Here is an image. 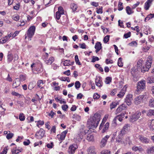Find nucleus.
<instances>
[{"label": "nucleus", "mask_w": 154, "mask_h": 154, "mask_svg": "<svg viewBox=\"0 0 154 154\" xmlns=\"http://www.w3.org/2000/svg\"><path fill=\"white\" fill-rule=\"evenodd\" d=\"M100 115L98 113H95L90 119V121L87 122V127L89 129L94 130L98 126L100 120Z\"/></svg>", "instance_id": "obj_1"}, {"label": "nucleus", "mask_w": 154, "mask_h": 154, "mask_svg": "<svg viewBox=\"0 0 154 154\" xmlns=\"http://www.w3.org/2000/svg\"><path fill=\"white\" fill-rule=\"evenodd\" d=\"M152 58L151 56H149L147 58L146 62V64L144 66H143L142 68H141L140 67H137L136 68L134 67V69L133 68V69H134L135 72H137V71H140L141 69V72H144L146 71H148L149 69L151 66V64L152 63Z\"/></svg>", "instance_id": "obj_2"}, {"label": "nucleus", "mask_w": 154, "mask_h": 154, "mask_svg": "<svg viewBox=\"0 0 154 154\" xmlns=\"http://www.w3.org/2000/svg\"><path fill=\"white\" fill-rule=\"evenodd\" d=\"M19 58L17 54H15L13 56L11 52L9 51L7 55V62L8 63H9L12 61L14 59V62L17 60Z\"/></svg>", "instance_id": "obj_3"}, {"label": "nucleus", "mask_w": 154, "mask_h": 154, "mask_svg": "<svg viewBox=\"0 0 154 154\" xmlns=\"http://www.w3.org/2000/svg\"><path fill=\"white\" fill-rule=\"evenodd\" d=\"M146 81L144 80H141L138 82L137 84V92L143 91L146 87Z\"/></svg>", "instance_id": "obj_4"}, {"label": "nucleus", "mask_w": 154, "mask_h": 154, "mask_svg": "<svg viewBox=\"0 0 154 154\" xmlns=\"http://www.w3.org/2000/svg\"><path fill=\"white\" fill-rule=\"evenodd\" d=\"M35 28L34 26H30L28 29L27 36L29 38H31L34 34Z\"/></svg>", "instance_id": "obj_5"}, {"label": "nucleus", "mask_w": 154, "mask_h": 154, "mask_svg": "<svg viewBox=\"0 0 154 154\" xmlns=\"http://www.w3.org/2000/svg\"><path fill=\"white\" fill-rule=\"evenodd\" d=\"M146 98V96L145 94L139 95L136 97L135 99L134 103L136 105L140 104L142 101V100Z\"/></svg>", "instance_id": "obj_6"}, {"label": "nucleus", "mask_w": 154, "mask_h": 154, "mask_svg": "<svg viewBox=\"0 0 154 154\" xmlns=\"http://www.w3.org/2000/svg\"><path fill=\"white\" fill-rule=\"evenodd\" d=\"M78 148V146L76 144H72L70 145L68 150L69 154H74Z\"/></svg>", "instance_id": "obj_7"}, {"label": "nucleus", "mask_w": 154, "mask_h": 154, "mask_svg": "<svg viewBox=\"0 0 154 154\" xmlns=\"http://www.w3.org/2000/svg\"><path fill=\"white\" fill-rule=\"evenodd\" d=\"M45 131L43 129L41 128L40 130L37 132L35 135V137H38L37 138L42 139L44 136Z\"/></svg>", "instance_id": "obj_8"}, {"label": "nucleus", "mask_w": 154, "mask_h": 154, "mask_svg": "<svg viewBox=\"0 0 154 154\" xmlns=\"http://www.w3.org/2000/svg\"><path fill=\"white\" fill-rule=\"evenodd\" d=\"M132 95L128 94L125 99V102L128 106L130 105L131 103V101L132 100Z\"/></svg>", "instance_id": "obj_9"}, {"label": "nucleus", "mask_w": 154, "mask_h": 154, "mask_svg": "<svg viewBox=\"0 0 154 154\" xmlns=\"http://www.w3.org/2000/svg\"><path fill=\"white\" fill-rule=\"evenodd\" d=\"M67 132L68 131L67 130H65L62 132L60 134H58L57 136L59 138V140H63L65 139Z\"/></svg>", "instance_id": "obj_10"}, {"label": "nucleus", "mask_w": 154, "mask_h": 154, "mask_svg": "<svg viewBox=\"0 0 154 154\" xmlns=\"http://www.w3.org/2000/svg\"><path fill=\"white\" fill-rule=\"evenodd\" d=\"M124 134L120 132L118 136L116 138V142L121 143H124V142L122 140Z\"/></svg>", "instance_id": "obj_11"}, {"label": "nucleus", "mask_w": 154, "mask_h": 154, "mask_svg": "<svg viewBox=\"0 0 154 154\" xmlns=\"http://www.w3.org/2000/svg\"><path fill=\"white\" fill-rule=\"evenodd\" d=\"M21 84L20 79L18 78L16 79L14 81L13 87L14 88H16L19 86Z\"/></svg>", "instance_id": "obj_12"}, {"label": "nucleus", "mask_w": 154, "mask_h": 154, "mask_svg": "<svg viewBox=\"0 0 154 154\" xmlns=\"http://www.w3.org/2000/svg\"><path fill=\"white\" fill-rule=\"evenodd\" d=\"M130 126L129 124L125 125L124 126L123 128L120 131V132L123 133V134H125L127 131L129 130Z\"/></svg>", "instance_id": "obj_13"}, {"label": "nucleus", "mask_w": 154, "mask_h": 154, "mask_svg": "<svg viewBox=\"0 0 154 154\" xmlns=\"http://www.w3.org/2000/svg\"><path fill=\"white\" fill-rule=\"evenodd\" d=\"M141 112L139 111H137L132 116V119L134 120V121H136L141 116Z\"/></svg>", "instance_id": "obj_14"}, {"label": "nucleus", "mask_w": 154, "mask_h": 154, "mask_svg": "<svg viewBox=\"0 0 154 154\" xmlns=\"http://www.w3.org/2000/svg\"><path fill=\"white\" fill-rule=\"evenodd\" d=\"M89 130L85 131L83 129H80L78 133V135L80 137H83L84 135H86L88 132Z\"/></svg>", "instance_id": "obj_15"}, {"label": "nucleus", "mask_w": 154, "mask_h": 154, "mask_svg": "<svg viewBox=\"0 0 154 154\" xmlns=\"http://www.w3.org/2000/svg\"><path fill=\"white\" fill-rule=\"evenodd\" d=\"M153 0H148L145 3L144 9L146 10L149 9Z\"/></svg>", "instance_id": "obj_16"}, {"label": "nucleus", "mask_w": 154, "mask_h": 154, "mask_svg": "<svg viewBox=\"0 0 154 154\" xmlns=\"http://www.w3.org/2000/svg\"><path fill=\"white\" fill-rule=\"evenodd\" d=\"M134 69H132L131 74L133 76V80L135 82H137L139 79V77L136 74V73L135 74Z\"/></svg>", "instance_id": "obj_17"}, {"label": "nucleus", "mask_w": 154, "mask_h": 154, "mask_svg": "<svg viewBox=\"0 0 154 154\" xmlns=\"http://www.w3.org/2000/svg\"><path fill=\"white\" fill-rule=\"evenodd\" d=\"M126 88L125 86L121 90L119 94H118L117 96L119 97H122L125 94Z\"/></svg>", "instance_id": "obj_18"}, {"label": "nucleus", "mask_w": 154, "mask_h": 154, "mask_svg": "<svg viewBox=\"0 0 154 154\" xmlns=\"http://www.w3.org/2000/svg\"><path fill=\"white\" fill-rule=\"evenodd\" d=\"M63 65L64 66H72L73 64L74 63V61H72L70 62V60H67L63 61Z\"/></svg>", "instance_id": "obj_19"}, {"label": "nucleus", "mask_w": 154, "mask_h": 154, "mask_svg": "<svg viewBox=\"0 0 154 154\" xmlns=\"http://www.w3.org/2000/svg\"><path fill=\"white\" fill-rule=\"evenodd\" d=\"M109 135H106L105 137L102 140L101 143L102 144V146H104L107 142V139L109 138Z\"/></svg>", "instance_id": "obj_20"}, {"label": "nucleus", "mask_w": 154, "mask_h": 154, "mask_svg": "<svg viewBox=\"0 0 154 154\" xmlns=\"http://www.w3.org/2000/svg\"><path fill=\"white\" fill-rule=\"evenodd\" d=\"M139 139L142 142L146 143H148L149 141V139L147 138L146 137H142L141 136L140 137Z\"/></svg>", "instance_id": "obj_21"}, {"label": "nucleus", "mask_w": 154, "mask_h": 154, "mask_svg": "<svg viewBox=\"0 0 154 154\" xmlns=\"http://www.w3.org/2000/svg\"><path fill=\"white\" fill-rule=\"evenodd\" d=\"M146 152L148 154L154 153V146H152L147 148Z\"/></svg>", "instance_id": "obj_22"}, {"label": "nucleus", "mask_w": 154, "mask_h": 154, "mask_svg": "<svg viewBox=\"0 0 154 154\" xmlns=\"http://www.w3.org/2000/svg\"><path fill=\"white\" fill-rule=\"evenodd\" d=\"M126 11L127 14L128 15L134 13V11L132 10V9L129 6H127L126 7Z\"/></svg>", "instance_id": "obj_23"}, {"label": "nucleus", "mask_w": 154, "mask_h": 154, "mask_svg": "<svg viewBox=\"0 0 154 154\" xmlns=\"http://www.w3.org/2000/svg\"><path fill=\"white\" fill-rule=\"evenodd\" d=\"M54 58L53 57H50L49 60L45 61L46 63L48 65H51L54 61Z\"/></svg>", "instance_id": "obj_24"}, {"label": "nucleus", "mask_w": 154, "mask_h": 154, "mask_svg": "<svg viewBox=\"0 0 154 154\" xmlns=\"http://www.w3.org/2000/svg\"><path fill=\"white\" fill-rule=\"evenodd\" d=\"M94 149H95L94 147L92 146L90 147L89 149H88V154H96Z\"/></svg>", "instance_id": "obj_25"}, {"label": "nucleus", "mask_w": 154, "mask_h": 154, "mask_svg": "<svg viewBox=\"0 0 154 154\" xmlns=\"http://www.w3.org/2000/svg\"><path fill=\"white\" fill-rule=\"evenodd\" d=\"M146 82L147 83L150 84L154 83V77L153 76L148 77L146 79Z\"/></svg>", "instance_id": "obj_26"}, {"label": "nucleus", "mask_w": 154, "mask_h": 154, "mask_svg": "<svg viewBox=\"0 0 154 154\" xmlns=\"http://www.w3.org/2000/svg\"><path fill=\"white\" fill-rule=\"evenodd\" d=\"M86 139L88 141H92L94 140V136L92 134H88L86 137Z\"/></svg>", "instance_id": "obj_27"}, {"label": "nucleus", "mask_w": 154, "mask_h": 154, "mask_svg": "<svg viewBox=\"0 0 154 154\" xmlns=\"http://www.w3.org/2000/svg\"><path fill=\"white\" fill-rule=\"evenodd\" d=\"M95 84L96 85L98 86L99 87H101L102 86L103 82L102 81L100 80V79L97 80V79H96Z\"/></svg>", "instance_id": "obj_28"}, {"label": "nucleus", "mask_w": 154, "mask_h": 154, "mask_svg": "<svg viewBox=\"0 0 154 154\" xmlns=\"http://www.w3.org/2000/svg\"><path fill=\"white\" fill-rule=\"evenodd\" d=\"M119 104V103L118 102H112L110 105V108L111 109L115 108L117 105Z\"/></svg>", "instance_id": "obj_29"}, {"label": "nucleus", "mask_w": 154, "mask_h": 154, "mask_svg": "<svg viewBox=\"0 0 154 154\" xmlns=\"http://www.w3.org/2000/svg\"><path fill=\"white\" fill-rule=\"evenodd\" d=\"M109 124L108 122H106L105 124L104 127H103L102 131V133L105 132L108 129L109 127Z\"/></svg>", "instance_id": "obj_30"}, {"label": "nucleus", "mask_w": 154, "mask_h": 154, "mask_svg": "<svg viewBox=\"0 0 154 154\" xmlns=\"http://www.w3.org/2000/svg\"><path fill=\"white\" fill-rule=\"evenodd\" d=\"M102 48L101 44L100 42H97L96 43L95 46V49L100 48V49H101Z\"/></svg>", "instance_id": "obj_31"}, {"label": "nucleus", "mask_w": 154, "mask_h": 154, "mask_svg": "<svg viewBox=\"0 0 154 154\" xmlns=\"http://www.w3.org/2000/svg\"><path fill=\"white\" fill-rule=\"evenodd\" d=\"M71 8L72 9L73 11H75L77 8V6L74 3H72L70 5Z\"/></svg>", "instance_id": "obj_32"}, {"label": "nucleus", "mask_w": 154, "mask_h": 154, "mask_svg": "<svg viewBox=\"0 0 154 154\" xmlns=\"http://www.w3.org/2000/svg\"><path fill=\"white\" fill-rule=\"evenodd\" d=\"M132 149L134 151H137V150L140 151L142 150V148L140 146L137 147L136 146H134L133 147Z\"/></svg>", "instance_id": "obj_33"}, {"label": "nucleus", "mask_w": 154, "mask_h": 154, "mask_svg": "<svg viewBox=\"0 0 154 154\" xmlns=\"http://www.w3.org/2000/svg\"><path fill=\"white\" fill-rule=\"evenodd\" d=\"M118 65L120 67H122L123 66V63L122 62V58L121 57L119 58L118 62Z\"/></svg>", "instance_id": "obj_34"}, {"label": "nucleus", "mask_w": 154, "mask_h": 154, "mask_svg": "<svg viewBox=\"0 0 154 154\" xmlns=\"http://www.w3.org/2000/svg\"><path fill=\"white\" fill-rule=\"evenodd\" d=\"M149 106L150 107H154V99L153 98L150 100L149 102Z\"/></svg>", "instance_id": "obj_35"}, {"label": "nucleus", "mask_w": 154, "mask_h": 154, "mask_svg": "<svg viewBox=\"0 0 154 154\" xmlns=\"http://www.w3.org/2000/svg\"><path fill=\"white\" fill-rule=\"evenodd\" d=\"M75 85L76 89H78L80 88L81 84L79 81H76L75 82Z\"/></svg>", "instance_id": "obj_36"}, {"label": "nucleus", "mask_w": 154, "mask_h": 154, "mask_svg": "<svg viewBox=\"0 0 154 154\" xmlns=\"http://www.w3.org/2000/svg\"><path fill=\"white\" fill-rule=\"evenodd\" d=\"M9 133L6 136V138L9 140L11 138L14 136V134L12 133H10V131H8Z\"/></svg>", "instance_id": "obj_37"}, {"label": "nucleus", "mask_w": 154, "mask_h": 154, "mask_svg": "<svg viewBox=\"0 0 154 154\" xmlns=\"http://www.w3.org/2000/svg\"><path fill=\"white\" fill-rule=\"evenodd\" d=\"M75 62L76 63V64H78L79 65H81V63L79 61V58H78V56L77 55H76L75 56Z\"/></svg>", "instance_id": "obj_38"}, {"label": "nucleus", "mask_w": 154, "mask_h": 154, "mask_svg": "<svg viewBox=\"0 0 154 154\" xmlns=\"http://www.w3.org/2000/svg\"><path fill=\"white\" fill-rule=\"evenodd\" d=\"M147 115L148 116H154V110H149L147 113Z\"/></svg>", "instance_id": "obj_39"}, {"label": "nucleus", "mask_w": 154, "mask_h": 154, "mask_svg": "<svg viewBox=\"0 0 154 154\" xmlns=\"http://www.w3.org/2000/svg\"><path fill=\"white\" fill-rule=\"evenodd\" d=\"M112 79L110 77H107L106 79L105 82L106 84H109L111 82Z\"/></svg>", "instance_id": "obj_40"}, {"label": "nucleus", "mask_w": 154, "mask_h": 154, "mask_svg": "<svg viewBox=\"0 0 154 154\" xmlns=\"http://www.w3.org/2000/svg\"><path fill=\"white\" fill-rule=\"evenodd\" d=\"M19 119L21 121H23L25 120V116L23 113H21L19 114Z\"/></svg>", "instance_id": "obj_41"}, {"label": "nucleus", "mask_w": 154, "mask_h": 154, "mask_svg": "<svg viewBox=\"0 0 154 154\" xmlns=\"http://www.w3.org/2000/svg\"><path fill=\"white\" fill-rule=\"evenodd\" d=\"M109 37L110 35H107L104 37L103 41L105 43H107L109 40Z\"/></svg>", "instance_id": "obj_42"}, {"label": "nucleus", "mask_w": 154, "mask_h": 154, "mask_svg": "<svg viewBox=\"0 0 154 154\" xmlns=\"http://www.w3.org/2000/svg\"><path fill=\"white\" fill-rule=\"evenodd\" d=\"M43 84V81L42 80H39L38 81L37 85L38 86L41 88H42V85Z\"/></svg>", "instance_id": "obj_43"}, {"label": "nucleus", "mask_w": 154, "mask_h": 154, "mask_svg": "<svg viewBox=\"0 0 154 154\" xmlns=\"http://www.w3.org/2000/svg\"><path fill=\"white\" fill-rule=\"evenodd\" d=\"M131 36V32H130L127 33H126L124 34V37L125 38H127L130 37Z\"/></svg>", "instance_id": "obj_44"}, {"label": "nucleus", "mask_w": 154, "mask_h": 154, "mask_svg": "<svg viewBox=\"0 0 154 154\" xmlns=\"http://www.w3.org/2000/svg\"><path fill=\"white\" fill-rule=\"evenodd\" d=\"M100 97V95L97 93H95L93 95V98L94 99H98Z\"/></svg>", "instance_id": "obj_45"}, {"label": "nucleus", "mask_w": 154, "mask_h": 154, "mask_svg": "<svg viewBox=\"0 0 154 154\" xmlns=\"http://www.w3.org/2000/svg\"><path fill=\"white\" fill-rule=\"evenodd\" d=\"M92 59L91 60V62L94 63L96 61H98L99 60V58L98 57H95L93 56L92 57Z\"/></svg>", "instance_id": "obj_46"}, {"label": "nucleus", "mask_w": 154, "mask_h": 154, "mask_svg": "<svg viewBox=\"0 0 154 154\" xmlns=\"http://www.w3.org/2000/svg\"><path fill=\"white\" fill-rule=\"evenodd\" d=\"M58 11L57 12H60L61 14H64V10L63 8L61 6H60L58 8Z\"/></svg>", "instance_id": "obj_47"}, {"label": "nucleus", "mask_w": 154, "mask_h": 154, "mask_svg": "<svg viewBox=\"0 0 154 154\" xmlns=\"http://www.w3.org/2000/svg\"><path fill=\"white\" fill-rule=\"evenodd\" d=\"M153 17H154V13L153 14H150L146 17V18H148L147 20H148Z\"/></svg>", "instance_id": "obj_48"}, {"label": "nucleus", "mask_w": 154, "mask_h": 154, "mask_svg": "<svg viewBox=\"0 0 154 154\" xmlns=\"http://www.w3.org/2000/svg\"><path fill=\"white\" fill-rule=\"evenodd\" d=\"M61 14L60 12H57L56 13V19L58 20L60 19V17L61 16Z\"/></svg>", "instance_id": "obj_49"}, {"label": "nucleus", "mask_w": 154, "mask_h": 154, "mask_svg": "<svg viewBox=\"0 0 154 154\" xmlns=\"http://www.w3.org/2000/svg\"><path fill=\"white\" fill-rule=\"evenodd\" d=\"M150 129L152 131H154V119H152L151 121L150 125Z\"/></svg>", "instance_id": "obj_50"}, {"label": "nucleus", "mask_w": 154, "mask_h": 154, "mask_svg": "<svg viewBox=\"0 0 154 154\" xmlns=\"http://www.w3.org/2000/svg\"><path fill=\"white\" fill-rule=\"evenodd\" d=\"M62 108L64 111H66V109L68 108V106L67 105L65 104L62 106Z\"/></svg>", "instance_id": "obj_51"}, {"label": "nucleus", "mask_w": 154, "mask_h": 154, "mask_svg": "<svg viewBox=\"0 0 154 154\" xmlns=\"http://www.w3.org/2000/svg\"><path fill=\"white\" fill-rule=\"evenodd\" d=\"M110 151L109 150H106L102 151L101 154H110Z\"/></svg>", "instance_id": "obj_52"}, {"label": "nucleus", "mask_w": 154, "mask_h": 154, "mask_svg": "<svg viewBox=\"0 0 154 154\" xmlns=\"http://www.w3.org/2000/svg\"><path fill=\"white\" fill-rule=\"evenodd\" d=\"M16 148L15 149H13L11 150V152L12 154H17L19 153V152H17Z\"/></svg>", "instance_id": "obj_53"}, {"label": "nucleus", "mask_w": 154, "mask_h": 154, "mask_svg": "<svg viewBox=\"0 0 154 154\" xmlns=\"http://www.w3.org/2000/svg\"><path fill=\"white\" fill-rule=\"evenodd\" d=\"M121 107H122V106H120L116 110V114H117L121 112L123 110L122 108Z\"/></svg>", "instance_id": "obj_54"}, {"label": "nucleus", "mask_w": 154, "mask_h": 154, "mask_svg": "<svg viewBox=\"0 0 154 154\" xmlns=\"http://www.w3.org/2000/svg\"><path fill=\"white\" fill-rule=\"evenodd\" d=\"M12 94L14 96L19 97H20L21 96L20 94L15 91L12 92Z\"/></svg>", "instance_id": "obj_55"}, {"label": "nucleus", "mask_w": 154, "mask_h": 154, "mask_svg": "<svg viewBox=\"0 0 154 154\" xmlns=\"http://www.w3.org/2000/svg\"><path fill=\"white\" fill-rule=\"evenodd\" d=\"M46 146L48 148H52L53 146V142H52L50 143H48Z\"/></svg>", "instance_id": "obj_56"}, {"label": "nucleus", "mask_w": 154, "mask_h": 154, "mask_svg": "<svg viewBox=\"0 0 154 154\" xmlns=\"http://www.w3.org/2000/svg\"><path fill=\"white\" fill-rule=\"evenodd\" d=\"M19 18L20 17L18 15L16 16L14 15L13 17V19L16 21H18L19 19Z\"/></svg>", "instance_id": "obj_57"}, {"label": "nucleus", "mask_w": 154, "mask_h": 154, "mask_svg": "<svg viewBox=\"0 0 154 154\" xmlns=\"http://www.w3.org/2000/svg\"><path fill=\"white\" fill-rule=\"evenodd\" d=\"M79 45L80 48L82 49H85L86 48V45L85 43H83L82 44H79Z\"/></svg>", "instance_id": "obj_58"}, {"label": "nucleus", "mask_w": 154, "mask_h": 154, "mask_svg": "<svg viewBox=\"0 0 154 154\" xmlns=\"http://www.w3.org/2000/svg\"><path fill=\"white\" fill-rule=\"evenodd\" d=\"M118 22L119 26L121 27H124V25H123V22L122 21L121 22V20H118Z\"/></svg>", "instance_id": "obj_59"}, {"label": "nucleus", "mask_w": 154, "mask_h": 154, "mask_svg": "<svg viewBox=\"0 0 154 154\" xmlns=\"http://www.w3.org/2000/svg\"><path fill=\"white\" fill-rule=\"evenodd\" d=\"M140 3L139 2H137L136 4L134 5L132 7V9H135L139 5Z\"/></svg>", "instance_id": "obj_60"}, {"label": "nucleus", "mask_w": 154, "mask_h": 154, "mask_svg": "<svg viewBox=\"0 0 154 154\" xmlns=\"http://www.w3.org/2000/svg\"><path fill=\"white\" fill-rule=\"evenodd\" d=\"M63 74L67 76L69 75L70 74V70H68L66 71L63 72Z\"/></svg>", "instance_id": "obj_61"}, {"label": "nucleus", "mask_w": 154, "mask_h": 154, "mask_svg": "<svg viewBox=\"0 0 154 154\" xmlns=\"http://www.w3.org/2000/svg\"><path fill=\"white\" fill-rule=\"evenodd\" d=\"M91 4L92 6H94L95 7H97L99 5L98 3L95 2H92Z\"/></svg>", "instance_id": "obj_62"}, {"label": "nucleus", "mask_w": 154, "mask_h": 154, "mask_svg": "<svg viewBox=\"0 0 154 154\" xmlns=\"http://www.w3.org/2000/svg\"><path fill=\"white\" fill-rule=\"evenodd\" d=\"M97 13L99 14L100 13L102 14L103 13V11H102V7H101V8H99L98 9L97 11Z\"/></svg>", "instance_id": "obj_63"}, {"label": "nucleus", "mask_w": 154, "mask_h": 154, "mask_svg": "<svg viewBox=\"0 0 154 154\" xmlns=\"http://www.w3.org/2000/svg\"><path fill=\"white\" fill-rule=\"evenodd\" d=\"M7 148L6 147L5 148L3 151L1 152V154H6L7 152Z\"/></svg>", "instance_id": "obj_64"}]
</instances>
